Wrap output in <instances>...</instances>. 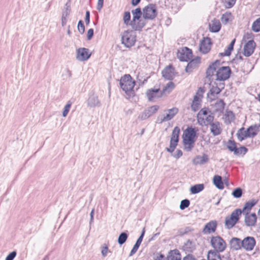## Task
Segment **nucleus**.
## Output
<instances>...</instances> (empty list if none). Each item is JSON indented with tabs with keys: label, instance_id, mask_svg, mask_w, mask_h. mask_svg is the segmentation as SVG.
Returning a JSON list of instances; mask_svg holds the SVG:
<instances>
[{
	"label": "nucleus",
	"instance_id": "obj_46",
	"mask_svg": "<svg viewBox=\"0 0 260 260\" xmlns=\"http://www.w3.org/2000/svg\"><path fill=\"white\" fill-rule=\"evenodd\" d=\"M225 116L226 117H228L230 120V122L234 121L235 119V115L234 113L231 110H226Z\"/></svg>",
	"mask_w": 260,
	"mask_h": 260
},
{
	"label": "nucleus",
	"instance_id": "obj_16",
	"mask_svg": "<svg viewBox=\"0 0 260 260\" xmlns=\"http://www.w3.org/2000/svg\"><path fill=\"white\" fill-rule=\"evenodd\" d=\"M175 69L172 64L166 66L161 71L162 77L167 80H172L174 78Z\"/></svg>",
	"mask_w": 260,
	"mask_h": 260
},
{
	"label": "nucleus",
	"instance_id": "obj_21",
	"mask_svg": "<svg viewBox=\"0 0 260 260\" xmlns=\"http://www.w3.org/2000/svg\"><path fill=\"white\" fill-rule=\"evenodd\" d=\"M245 215L244 222L247 226H254L257 221V216L255 213H242Z\"/></svg>",
	"mask_w": 260,
	"mask_h": 260
},
{
	"label": "nucleus",
	"instance_id": "obj_34",
	"mask_svg": "<svg viewBox=\"0 0 260 260\" xmlns=\"http://www.w3.org/2000/svg\"><path fill=\"white\" fill-rule=\"evenodd\" d=\"M204 188L205 185L204 184H197L190 186L189 191L191 194H195L201 192Z\"/></svg>",
	"mask_w": 260,
	"mask_h": 260
},
{
	"label": "nucleus",
	"instance_id": "obj_38",
	"mask_svg": "<svg viewBox=\"0 0 260 260\" xmlns=\"http://www.w3.org/2000/svg\"><path fill=\"white\" fill-rule=\"evenodd\" d=\"M131 15L129 11L125 12L124 13L123 20L124 24L128 25H129L132 26V20H131Z\"/></svg>",
	"mask_w": 260,
	"mask_h": 260
},
{
	"label": "nucleus",
	"instance_id": "obj_61",
	"mask_svg": "<svg viewBox=\"0 0 260 260\" xmlns=\"http://www.w3.org/2000/svg\"><path fill=\"white\" fill-rule=\"evenodd\" d=\"M183 260H198L196 256L192 254H187L183 258Z\"/></svg>",
	"mask_w": 260,
	"mask_h": 260
},
{
	"label": "nucleus",
	"instance_id": "obj_23",
	"mask_svg": "<svg viewBox=\"0 0 260 260\" xmlns=\"http://www.w3.org/2000/svg\"><path fill=\"white\" fill-rule=\"evenodd\" d=\"M217 225V223L216 220H211L205 225L202 232L204 234L213 233L216 230Z\"/></svg>",
	"mask_w": 260,
	"mask_h": 260
},
{
	"label": "nucleus",
	"instance_id": "obj_32",
	"mask_svg": "<svg viewBox=\"0 0 260 260\" xmlns=\"http://www.w3.org/2000/svg\"><path fill=\"white\" fill-rule=\"evenodd\" d=\"M220 253L218 251H215L213 250H210L208 252L207 259L206 260H222V257Z\"/></svg>",
	"mask_w": 260,
	"mask_h": 260
},
{
	"label": "nucleus",
	"instance_id": "obj_26",
	"mask_svg": "<svg viewBox=\"0 0 260 260\" xmlns=\"http://www.w3.org/2000/svg\"><path fill=\"white\" fill-rule=\"evenodd\" d=\"M260 127V124H254L249 126L246 130V136L248 138H253L256 136L258 132Z\"/></svg>",
	"mask_w": 260,
	"mask_h": 260
},
{
	"label": "nucleus",
	"instance_id": "obj_31",
	"mask_svg": "<svg viewBox=\"0 0 260 260\" xmlns=\"http://www.w3.org/2000/svg\"><path fill=\"white\" fill-rule=\"evenodd\" d=\"M210 131L213 136H216L220 135L222 132L220 127V123L219 121H215L210 125Z\"/></svg>",
	"mask_w": 260,
	"mask_h": 260
},
{
	"label": "nucleus",
	"instance_id": "obj_3",
	"mask_svg": "<svg viewBox=\"0 0 260 260\" xmlns=\"http://www.w3.org/2000/svg\"><path fill=\"white\" fill-rule=\"evenodd\" d=\"M133 19L132 20V28L135 31H141L145 26L146 23L141 19L143 12L141 8L138 7L132 11Z\"/></svg>",
	"mask_w": 260,
	"mask_h": 260
},
{
	"label": "nucleus",
	"instance_id": "obj_10",
	"mask_svg": "<svg viewBox=\"0 0 260 260\" xmlns=\"http://www.w3.org/2000/svg\"><path fill=\"white\" fill-rule=\"evenodd\" d=\"M232 74V70L229 66H223L218 68L216 71V80L224 81L228 80Z\"/></svg>",
	"mask_w": 260,
	"mask_h": 260
},
{
	"label": "nucleus",
	"instance_id": "obj_39",
	"mask_svg": "<svg viewBox=\"0 0 260 260\" xmlns=\"http://www.w3.org/2000/svg\"><path fill=\"white\" fill-rule=\"evenodd\" d=\"M193 231V229L190 226H186L185 228L179 229L178 231V235L183 236L184 235L187 234L188 233Z\"/></svg>",
	"mask_w": 260,
	"mask_h": 260
},
{
	"label": "nucleus",
	"instance_id": "obj_60",
	"mask_svg": "<svg viewBox=\"0 0 260 260\" xmlns=\"http://www.w3.org/2000/svg\"><path fill=\"white\" fill-rule=\"evenodd\" d=\"M235 42H236V39H233L231 42V43H230V44L228 45V46L227 47V49L232 53V52L233 51V50H234V45H235Z\"/></svg>",
	"mask_w": 260,
	"mask_h": 260
},
{
	"label": "nucleus",
	"instance_id": "obj_43",
	"mask_svg": "<svg viewBox=\"0 0 260 260\" xmlns=\"http://www.w3.org/2000/svg\"><path fill=\"white\" fill-rule=\"evenodd\" d=\"M243 194V190L242 189L241 187H237L235 189H234L232 192V196L235 198H240L242 197Z\"/></svg>",
	"mask_w": 260,
	"mask_h": 260
},
{
	"label": "nucleus",
	"instance_id": "obj_55",
	"mask_svg": "<svg viewBox=\"0 0 260 260\" xmlns=\"http://www.w3.org/2000/svg\"><path fill=\"white\" fill-rule=\"evenodd\" d=\"M71 12V9L70 6H67L64 10L62 11V16L66 18H68Z\"/></svg>",
	"mask_w": 260,
	"mask_h": 260
},
{
	"label": "nucleus",
	"instance_id": "obj_63",
	"mask_svg": "<svg viewBox=\"0 0 260 260\" xmlns=\"http://www.w3.org/2000/svg\"><path fill=\"white\" fill-rule=\"evenodd\" d=\"M213 67H214L216 70L219 66L221 64V61L220 60L217 59L214 62L210 64Z\"/></svg>",
	"mask_w": 260,
	"mask_h": 260
},
{
	"label": "nucleus",
	"instance_id": "obj_24",
	"mask_svg": "<svg viewBox=\"0 0 260 260\" xmlns=\"http://www.w3.org/2000/svg\"><path fill=\"white\" fill-rule=\"evenodd\" d=\"M196 249V244L190 239H188L181 248L182 251L188 254H191Z\"/></svg>",
	"mask_w": 260,
	"mask_h": 260
},
{
	"label": "nucleus",
	"instance_id": "obj_14",
	"mask_svg": "<svg viewBox=\"0 0 260 260\" xmlns=\"http://www.w3.org/2000/svg\"><path fill=\"white\" fill-rule=\"evenodd\" d=\"M212 44V43L210 38L204 37L200 44V51L204 54L208 53L211 50Z\"/></svg>",
	"mask_w": 260,
	"mask_h": 260
},
{
	"label": "nucleus",
	"instance_id": "obj_49",
	"mask_svg": "<svg viewBox=\"0 0 260 260\" xmlns=\"http://www.w3.org/2000/svg\"><path fill=\"white\" fill-rule=\"evenodd\" d=\"M141 244H139L138 243L136 242L134 244L132 249L131 250L129 254V257L132 256L134 254L136 253L137 250H138Z\"/></svg>",
	"mask_w": 260,
	"mask_h": 260
},
{
	"label": "nucleus",
	"instance_id": "obj_62",
	"mask_svg": "<svg viewBox=\"0 0 260 260\" xmlns=\"http://www.w3.org/2000/svg\"><path fill=\"white\" fill-rule=\"evenodd\" d=\"M85 22L86 25H88L90 23V12L88 10L86 11Z\"/></svg>",
	"mask_w": 260,
	"mask_h": 260
},
{
	"label": "nucleus",
	"instance_id": "obj_9",
	"mask_svg": "<svg viewBox=\"0 0 260 260\" xmlns=\"http://www.w3.org/2000/svg\"><path fill=\"white\" fill-rule=\"evenodd\" d=\"M157 10L155 4H149L143 9V17L145 20H153L157 16Z\"/></svg>",
	"mask_w": 260,
	"mask_h": 260
},
{
	"label": "nucleus",
	"instance_id": "obj_17",
	"mask_svg": "<svg viewBox=\"0 0 260 260\" xmlns=\"http://www.w3.org/2000/svg\"><path fill=\"white\" fill-rule=\"evenodd\" d=\"M87 106L90 108L100 107L101 103L99 99L98 96L91 91L88 94V99L87 101Z\"/></svg>",
	"mask_w": 260,
	"mask_h": 260
},
{
	"label": "nucleus",
	"instance_id": "obj_40",
	"mask_svg": "<svg viewBox=\"0 0 260 260\" xmlns=\"http://www.w3.org/2000/svg\"><path fill=\"white\" fill-rule=\"evenodd\" d=\"M73 103V102H72L71 100H69L67 102V103L66 105V106H64V107L63 108L62 113V116L63 117H66L67 116V115L71 109V106H72Z\"/></svg>",
	"mask_w": 260,
	"mask_h": 260
},
{
	"label": "nucleus",
	"instance_id": "obj_36",
	"mask_svg": "<svg viewBox=\"0 0 260 260\" xmlns=\"http://www.w3.org/2000/svg\"><path fill=\"white\" fill-rule=\"evenodd\" d=\"M175 84L174 82L170 81L168 82L166 85L165 86L162 90H161V92L164 95L166 92L167 93H170L172 90L175 88Z\"/></svg>",
	"mask_w": 260,
	"mask_h": 260
},
{
	"label": "nucleus",
	"instance_id": "obj_52",
	"mask_svg": "<svg viewBox=\"0 0 260 260\" xmlns=\"http://www.w3.org/2000/svg\"><path fill=\"white\" fill-rule=\"evenodd\" d=\"M214 116L212 115H207V116L206 117V119H205V120H206V123L205 124L206 125H211V123H214L213 122V120H214Z\"/></svg>",
	"mask_w": 260,
	"mask_h": 260
},
{
	"label": "nucleus",
	"instance_id": "obj_51",
	"mask_svg": "<svg viewBox=\"0 0 260 260\" xmlns=\"http://www.w3.org/2000/svg\"><path fill=\"white\" fill-rule=\"evenodd\" d=\"M109 250L108 246L107 244L104 243L102 247V255L103 257H106L107 255V253Z\"/></svg>",
	"mask_w": 260,
	"mask_h": 260
},
{
	"label": "nucleus",
	"instance_id": "obj_53",
	"mask_svg": "<svg viewBox=\"0 0 260 260\" xmlns=\"http://www.w3.org/2000/svg\"><path fill=\"white\" fill-rule=\"evenodd\" d=\"M236 0H225V7L226 8H231L235 4Z\"/></svg>",
	"mask_w": 260,
	"mask_h": 260
},
{
	"label": "nucleus",
	"instance_id": "obj_22",
	"mask_svg": "<svg viewBox=\"0 0 260 260\" xmlns=\"http://www.w3.org/2000/svg\"><path fill=\"white\" fill-rule=\"evenodd\" d=\"M214 84L215 86L212 85L207 95V98L210 100V102L215 100L216 98V95L219 94L221 91V89H219L218 84L216 82H214Z\"/></svg>",
	"mask_w": 260,
	"mask_h": 260
},
{
	"label": "nucleus",
	"instance_id": "obj_25",
	"mask_svg": "<svg viewBox=\"0 0 260 260\" xmlns=\"http://www.w3.org/2000/svg\"><path fill=\"white\" fill-rule=\"evenodd\" d=\"M242 240L237 237H233L229 241L231 250L237 251L242 248Z\"/></svg>",
	"mask_w": 260,
	"mask_h": 260
},
{
	"label": "nucleus",
	"instance_id": "obj_37",
	"mask_svg": "<svg viewBox=\"0 0 260 260\" xmlns=\"http://www.w3.org/2000/svg\"><path fill=\"white\" fill-rule=\"evenodd\" d=\"M237 136L238 140L240 142H242L245 139L248 138V137H245L246 131L245 130V128L244 127H242L238 131Z\"/></svg>",
	"mask_w": 260,
	"mask_h": 260
},
{
	"label": "nucleus",
	"instance_id": "obj_30",
	"mask_svg": "<svg viewBox=\"0 0 260 260\" xmlns=\"http://www.w3.org/2000/svg\"><path fill=\"white\" fill-rule=\"evenodd\" d=\"M221 27L220 22L219 20L214 19L212 21V23L209 24V30L211 32H218L220 31Z\"/></svg>",
	"mask_w": 260,
	"mask_h": 260
},
{
	"label": "nucleus",
	"instance_id": "obj_12",
	"mask_svg": "<svg viewBox=\"0 0 260 260\" xmlns=\"http://www.w3.org/2000/svg\"><path fill=\"white\" fill-rule=\"evenodd\" d=\"M159 108L158 105H153L145 109L138 116V119L144 120L152 116L157 112Z\"/></svg>",
	"mask_w": 260,
	"mask_h": 260
},
{
	"label": "nucleus",
	"instance_id": "obj_45",
	"mask_svg": "<svg viewBox=\"0 0 260 260\" xmlns=\"http://www.w3.org/2000/svg\"><path fill=\"white\" fill-rule=\"evenodd\" d=\"M215 106L217 108L218 110L222 111L224 109L225 103L223 100L220 99L215 103Z\"/></svg>",
	"mask_w": 260,
	"mask_h": 260
},
{
	"label": "nucleus",
	"instance_id": "obj_35",
	"mask_svg": "<svg viewBox=\"0 0 260 260\" xmlns=\"http://www.w3.org/2000/svg\"><path fill=\"white\" fill-rule=\"evenodd\" d=\"M128 237V232L127 231L122 232L120 234L118 237L117 242L121 246L124 243H125L127 238Z\"/></svg>",
	"mask_w": 260,
	"mask_h": 260
},
{
	"label": "nucleus",
	"instance_id": "obj_56",
	"mask_svg": "<svg viewBox=\"0 0 260 260\" xmlns=\"http://www.w3.org/2000/svg\"><path fill=\"white\" fill-rule=\"evenodd\" d=\"M145 228H144L141 232V233L140 236L137 240L136 242L140 244H141V243L143 241L144 236L145 235Z\"/></svg>",
	"mask_w": 260,
	"mask_h": 260
},
{
	"label": "nucleus",
	"instance_id": "obj_20",
	"mask_svg": "<svg viewBox=\"0 0 260 260\" xmlns=\"http://www.w3.org/2000/svg\"><path fill=\"white\" fill-rule=\"evenodd\" d=\"M201 59L200 56H196L193 59H190L185 68V72L190 73L192 72L193 69L197 68L201 62Z\"/></svg>",
	"mask_w": 260,
	"mask_h": 260
},
{
	"label": "nucleus",
	"instance_id": "obj_15",
	"mask_svg": "<svg viewBox=\"0 0 260 260\" xmlns=\"http://www.w3.org/2000/svg\"><path fill=\"white\" fill-rule=\"evenodd\" d=\"M91 52L86 48H80L77 50L76 59L80 61L87 60L91 56Z\"/></svg>",
	"mask_w": 260,
	"mask_h": 260
},
{
	"label": "nucleus",
	"instance_id": "obj_42",
	"mask_svg": "<svg viewBox=\"0 0 260 260\" xmlns=\"http://www.w3.org/2000/svg\"><path fill=\"white\" fill-rule=\"evenodd\" d=\"M215 71V68L214 67H213L211 64H210L206 70V78L207 79H210V78L214 75V73Z\"/></svg>",
	"mask_w": 260,
	"mask_h": 260
},
{
	"label": "nucleus",
	"instance_id": "obj_11",
	"mask_svg": "<svg viewBox=\"0 0 260 260\" xmlns=\"http://www.w3.org/2000/svg\"><path fill=\"white\" fill-rule=\"evenodd\" d=\"M192 51L187 47H184L181 50H178L177 54V58L180 61H188L192 57Z\"/></svg>",
	"mask_w": 260,
	"mask_h": 260
},
{
	"label": "nucleus",
	"instance_id": "obj_4",
	"mask_svg": "<svg viewBox=\"0 0 260 260\" xmlns=\"http://www.w3.org/2000/svg\"><path fill=\"white\" fill-rule=\"evenodd\" d=\"M136 35L134 30H125L121 35V43L126 48L134 46L136 42Z\"/></svg>",
	"mask_w": 260,
	"mask_h": 260
},
{
	"label": "nucleus",
	"instance_id": "obj_19",
	"mask_svg": "<svg viewBox=\"0 0 260 260\" xmlns=\"http://www.w3.org/2000/svg\"><path fill=\"white\" fill-rule=\"evenodd\" d=\"M256 44L253 39L249 40L244 46L243 54L246 57L251 56L254 52Z\"/></svg>",
	"mask_w": 260,
	"mask_h": 260
},
{
	"label": "nucleus",
	"instance_id": "obj_6",
	"mask_svg": "<svg viewBox=\"0 0 260 260\" xmlns=\"http://www.w3.org/2000/svg\"><path fill=\"white\" fill-rule=\"evenodd\" d=\"M223 143L225 144L226 148L230 152H233L235 155H244L248 151V149L244 146L238 148L237 143L234 140H229L227 142L224 141Z\"/></svg>",
	"mask_w": 260,
	"mask_h": 260
},
{
	"label": "nucleus",
	"instance_id": "obj_59",
	"mask_svg": "<svg viewBox=\"0 0 260 260\" xmlns=\"http://www.w3.org/2000/svg\"><path fill=\"white\" fill-rule=\"evenodd\" d=\"M209 112H210V111L208 108H204L200 111L198 113V115L202 114L203 115L206 116Z\"/></svg>",
	"mask_w": 260,
	"mask_h": 260
},
{
	"label": "nucleus",
	"instance_id": "obj_54",
	"mask_svg": "<svg viewBox=\"0 0 260 260\" xmlns=\"http://www.w3.org/2000/svg\"><path fill=\"white\" fill-rule=\"evenodd\" d=\"M17 255L16 251L14 250L9 253L5 260H13Z\"/></svg>",
	"mask_w": 260,
	"mask_h": 260
},
{
	"label": "nucleus",
	"instance_id": "obj_28",
	"mask_svg": "<svg viewBox=\"0 0 260 260\" xmlns=\"http://www.w3.org/2000/svg\"><path fill=\"white\" fill-rule=\"evenodd\" d=\"M167 258L168 260H181V254L177 249L171 250L168 253Z\"/></svg>",
	"mask_w": 260,
	"mask_h": 260
},
{
	"label": "nucleus",
	"instance_id": "obj_47",
	"mask_svg": "<svg viewBox=\"0 0 260 260\" xmlns=\"http://www.w3.org/2000/svg\"><path fill=\"white\" fill-rule=\"evenodd\" d=\"M189 205V200L188 199H184L181 201L179 207L181 210H183L188 207Z\"/></svg>",
	"mask_w": 260,
	"mask_h": 260
},
{
	"label": "nucleus",
	"instance_id": "obj_8",
	"mask_svg": "<svg viewBox=\"0 0 260 260\" xmlns=\"http://www.w3.org/2000/svg\"><path fill=\"white\" fill-rule=\"evenodd\" d=\"M180 133V128L177 126H175L171 134L170 146L166 148L167 152L172 153L176 149L179 141Z\"/></svg>",
	"mask_w": 260,
	"mask_h": 260
},
{
	"label": "nucleus",
	"instance_id": "obj_57",
	"mask_svg": "<svg viewBox=\"0 0 260 260\" xmlns=\"http://www.w3.org/2000/svg\"><path fill=\"white\" fill-rule=\"evenodd\" d=\"M205 91L206 89L205 87H200L198 88L196 94L199 95V96H201V98H202L203 97V93Z\"/></svg>",
	"mask_w": 260,
	"mask_h": 260
},
{
	"label": "nucleus",
	"instance_id": "obj_5",
	"mask_svg": "<svg viewBox=\"0 0 260 260\" xmlns=\"http://www.w3.org/2000/svg\"><path fill=\"white\" fill-rule=\"evenodd\" d=\"M241 213V209L237 208L234 210L230 216H227L225 218V226L228 229L233 228L239 221Z\"/></svg>",
	"mask_w": 260,
	"mask_h": 260
},
{
	"label": "nucleus",
	"instance_id": "obj_1",
	"mask_svg": "<svg viewBox=\"0 0 260 260\" xmlns=\"http://www.w3.org/2000/svg\"><path fill=\"white\" fill-rule=\"evenodd\" d=\"M198 131L196 127L190 126L184 131L182 135L183 143L186 151H190L193 148L198 137Z\"/></svg>",
	"mask_w": 260,
	"mask_h": 260
},
{
	"label": "nucleus",
	"instance_id": "obj_2",
	"mask_svg": "<svg viewBox=\"0 0 260 260\" xmlns=\"http://www.w3.org/2000/svg\"><path fill=\"white\" fill-rule=\"evenodd\" d=\"M119 84L121 88L127 95H135L134 88L136 85V81L129 74H125L122 76L119 80Z\"/></svg>",
	"mask_w": 260,
	"mask_h": 260
},
{
	"label": "nucleus",
	"instance_id": "obj_18",
	"mask_svg": "<svg viewBox=\"0 0 260 260\" xmlns=\"http://www.w3.org/2000/svg\"><path fill=\"white\" fill-rule=\"evenodd\" d=\"M256 245V240L253 237L247 236L242 240V248L247 251H251Z\"/></svg>",
	"mask_w": 260,
	"mask_h": 260
},
{
	"label": "nucleus",
	"instance_id": "obj_44",
	"mask_svg": "<svg viewBox=\"0 0 260 260\" xmlns=\"http://www.w3.org/2000/svg\"><path fill=\"white\" fill-rule=\"evenodd\" d=\"M231 15L232 14L230 12H225L222 15L221 17V21L223 24H226L229 22L230 18Z\"/></svg>",
	"mask_w": 260,
	"mask_h": 260
},
{
	"label": "nucleus",
	"instance_id": "obj_64",
	"mask_svg": "<svg viewBox=\"0 0 260 260\" xmlns=\"http://www.w3.org/2000/svg\"><path fill=\"white\" fill-rule=\"evenodd\" d=\"M154 260H168V259L165 258L163 254L159 253L158 254V255L154 258Z\"/></svg>",
	"mask_w": 260,
	"mask_h": 260
},
{
	"label": "nucleus",
	"instance_id": "obj_50",
	"mask_svg": "<svg viewBox=\"0 0 260 260\" xmlns=\"http://www.w3.org/2000/svg\"><path fill=\"white\" fill-rule=\"evenodd\" d=\"M200 106L201 103L192 102L191 105V109L192 111L196 112L200 109Z\"/></svg>",
	"mask_w": 260,
	"mask_h": 260
},
{
	"label": "nucleus",
	"instance_id": "obj_27",
	"mask_svg": "<svg viewBox=\"0 0 260 260\" xmlns=\"http://www.w3.org/2000/svg\"><path fill=\"white\" fill-rule=\"evenodd\" d=\"M258 200L252 199L247 202L244 204L243 208L241 209V213H250V211L252 208L257 203Z\"/></svg>",
	"mask_w": 260,
	"mask_h": 260
},
{
	"label": "nucleus",
	"instance_id": "obj_13",
	"mask_svg": "<svg viewBox=\"0 0 260 260\" xmlns=\"http://www.w3.org/2000/svg\"><path fill=\"white\" fill-rule=\"evenodd\" d=\"M146 95L149 102H153L155 99L161 98L163 94L160 88H150L147 89Z\"/></svg>",
	"mask_w": 260,
	"mask_h": 260
},
{
	"label": "nucleus",
	"instance_id": "obj_58",
	"mask_svg": "<svg viewBox=\"0 0 260 260\" xmlns=\"http://www.w3.org/2000/svg\"><path fill=\"white\" fill-rule=\"evenodd\" d=\"M94 35V30L93 28H90L88 30L87 33V40H90Z\"/></svg>",
	"mask_w": 260,
	"mask_h": 260
},
{
	"label": "nucleus",
	"instance_id": "obj_29",
	"mask_svg": "<svg viewBox=\"0 0 260 260\" xmlns=\"http://www.w3.org/2000/svg\"><path fill=\"white\" fill-rule=\"evenodd\" d=\"M209 160L208 156L204 153L202 156L197 155L193 159L192 162L194 165H204Z\"/></svg>",
	"mask_w": 260,
	"mask_h": 260
},
{
	"label": "nucleus",
	"instance_id": "obj_7",
	"mask_svg": "<svg viewBox=\"0 0 260 260\" xmlns=\"http://www.w3.org/2000/svg\"><path fill=\"white\" fill-rule=\"evenodd\" d=\"M210 243L214 248L213 250L219 253L224 251L227 247L225 240L219 236H213L211 238Z\"/></svg>",
	"mask_w": 260,
	"mask_h": 260
},
{
	"label": "nucleus",
	"instance_id": "obj_41",
	"mask_svg": "<svg viewBox=\"0 0 260 260\" xmlns=\"http://www.w3.org/2000/svg\"><path fill=\"white\" fill-rule=\"evenodd\" d=\"M252 30L255 32L260 31V17L256 19L252 23Z\"/></svg>",
	"mask_w": 260,
	"mask_h": 260
},
{
	"label": "nucleus",
	"instance_id": "obj_33",
	"mask_svg": "<svg viewBox=\"0 0 260 260\" xmlns=\"http://www.w3.org/2000/svg\"><path fill=\"white\" fill-rule=\"evenodd\" d=\"M213 183L219 189L222 190L224 188L223 181L221 176L215 175L213 178Z\"/></svg>",
	"mask_w": 260,
	"mask_h": 260
},
{
	"label": "nucleus",
	"instance_id": "obj_48",
	"mask_svg": "<svg viewBox=\"0 0 260 260\" xmlns=\"http://www.w3.org/2000/svg\"><path fill=\"white\" fill-rule=\"evenodd\" d=\"M78 30L81 34H83L85 31V26L82 20H80L78 23Z\"/></svg>",
	"mask_w": 260,
	"mask_h": 260
}]
</instances>
